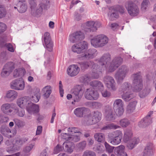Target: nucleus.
<instances>
[{
  "mask_svg": "<svg viewBox=\"0 0 156 156\" xmlns=\"http://www.w3.org/2000/svg\"><path fill=\"white\" fill-rule=\"evenodd\" d=\"M72 94L74 98V101L78 102L80 101L83 96V91L82 88L79 86L75 87L72 90Z\"/></svg>",
  "mask_w": 156,
  "mask_h": 156,
  "instance_id": "obj_12",
  "label": "nucleus"
},
{
  "mask_svg": "<svg viewBox=\"0 0 156 156\" xmlns=\"http://www.w3.org/2000/svg\"><path fill=\"white\" fill-rule=\"evenodd\" d=\"M85 97L88 100H96L99 97V94L97 91L91 88L87 89L85 92Z\"/></svg>",
  "mask_w": 156,
  "mask_h": 156,
  "instance_id": "obj_15",
  "label": "nucleus"
},
{
  "mask_svg": "<svg viewBox=\"0 0 156 156\" xmlns=\"http://www.w3.org/2000/svg\"><path fill=\"white\" fill-rule=\"evenodd\" d=\"M88 104L90 105V106L92 108H96V109H98L101 108L102 106V105L101 103L96 102H88Z\"/></svg>",
  "mask_w": 156,
  "mask_h": 156,
  "instance_id": "obj_47",
  "label": "nucleus"
},
{
  "mask_svg": "<svg viewBox=\"0 0 156 156\" xmlns=\"http://www.w3.org/2000/svg\"><path fill=\"white\" fill-rule=\"evenodd\" d=\"M137 102L134 101L130 103L128 105L126 108V111L129 113L132 112L135 109Z\"/></svg>",
  "mask_w": 156,
  "mask_h": 156,
  "instance_id": "obj_39",
  "label": "nucleus"
},
{
  "mask_svg": "<svg viewBox=\"0 0 156 156\" xmlns=\"http://www.w3.org/2000/svg\"><path fill=\"white\" fill-rule=\"evenodd\" d=\"M30 100L29 97L27 96L20 98L17 100V105L20 108H26L27 109L31 104Z\"/></svg>",
  "mask_w": 156,
  "mask_h": 156,
  "instance_id": "obj_18",
  "label": "nucleus"
},
{
  "mask_svg": "<svg viewBox=\"0 0 156 156\" xmlns=\"http://www.w3.org/2000/svg\"><path fill=\"white\" fill-rule=\"evenodd\" d=\"M113 8H114V11H116V12H119L121 14H123L125 12V9L122 6L117 5Z\"/></svg>",
  "mask_w": 156,
  "mask_h": 156,
  "instance_id": "obj_49",
  "label": "nucleus"
},
{
  "mask_svg": "<svg viewBox=\"0 0 156 156\" xmlns=\"http://www.w3.org/2000/svg\"><path fill=\"white\" fill-rule=\"evenodd\" d=\"M63 146H62L59 144H58L54 149V151L55 154H57L64 150Z\"/></svg>",
  "mask_w": 156,
  "mask_h": 156,
  "instance_id": "obj_58",
  "label": "nucleus"
},
{
  "mask_svg": "<svg viewBox=\"0 0 156 156\" xmlns=\"http://www.w3.org/2000/svg\"><path fill=\"white\" fill-rule=\"evenodd\" d=\"M131 86L130 84L127 82H125L122 85L119 89V91L124 93L126 91H129Z\"/></svg>",
  "mask_w": 156,
  "mask_h": 156,
  "instance_id": "obj_44",
  "label": "nucleus"
},
{
  "mask_svg": "<svg viewBox=\"0 0 156 156\" xmlns=\"http://www.w3.org/2000/svg\"><path fill=\"white\" fill-rule=\"evenodd\" d=\"M63 138L67 141L71 140L75 142H77L80 140V135H70L69 133H63Z\"/></svg>",
  "mask_w": 156,
  "mask_h": 156,
  "instance_id": "obj_25",
  "label": "nucleus"
},
{
  "mask_svg": "<svg viewBox=\"0 0 156 156\" xmlns=\"http://www.w3.org/2000/svg\"><path fill=\"white\" fill-rule=\"evenodd\" d=\"M104 145L106 151L108 153H112L114 148V147L111 146L106 142L104 143Z\"/></svg>",
  "mask_w": 156,
  "mask_h": 156,
  "instance_id": "obj_52",
  "label": "nucleus"
},
{
  "mask_svg": "<svg viewBox=\"0 0 156 156\" xmlns=\"http://www.w3.org/2000/svg\"><path fill=\"white\" fill-rule=\"evenodd\" d=\"M33 9H31V14L32 15L34 16H40L42 14L43 10L39 7L37 9L35 12H34Z\"/></svg>",
  "mask_w": 156,
  "mask_h": 156,
  "instance_id": "obj_54",
  "label": "nucleus"
},
{
  "mask_svg": "<svg viewBox=\"0 0 156 156\" xmlns=\"http://www.w3.org/2000/svg\"><path fill=\"white\" fill-rule=\"evenodd\" d=\"M5 46L6 47L7 49L11 52H14V49L13 46L10 43H6L4 40H0V47H3Z\"/></svg>",
  "mask_w": 156,
  "mask_h": 156,
  "instance_id": "obj_35",
  "label": "nucleus"
},
{
  "mask_svg": "<svg viewBox=\"0 0 156 156\" xmlns=\"http://www.w3.org/2000/svg\"><path fill=\"white\" fill-rule=\"evenodd\" d=\"M108 37L104 34H99L91 40V44L95 48L102 47L108 43Z\"/></svg>",
  "mask_w": 156,
  "mask_h": 156,
  "instance_id": "obj_2",
  "label": "nucleus"
},
{
  "mask_svg": "<svg viewBox=\"0 0 156 156\" xmlns=\"http://www.w3.org/2000/svg\"><path fill=\"white\" fill-rule=\"evenodd\" d=\"M84 38V34L82 32L77 31L70 35L69 40L70 42L75 43L83 40Z\"/></svg>",
  "mask_w": 156,
  "mask_h": 156,
  "instance_id": "obj_17",
  "label": "nucleus"
},
{
  "mask_svg": "<svg viewBox=\"0 0 156 156\" xmlns=\"http://www.w3.org/2000/svg\"><path fill=\"white\" fill-rule=\"evenodd\" d=\"M6 14V11L3 6L0 5V19L5 16Z\"/></svg>",
  "mask_w": 156,
  "mask_h": 156,
  "instance_id": "obj_56",
  "label": "nucleus"
},
{
  "mask_svg": "<svg viewBox=\"0 0 156 156\" xmlns=\"http://www.w3.org/2000/svg\"><path fill=\"white\" fill-rule=\"evenodd\" d=\"M41 2L38 5V7L42 10H47L49 7V0H40Z\"/></svg>",
  "mask_w": 156,
  "mask_h": 156,
  "instance_id": "obj_36",
  "label": "nucleus"
},
{
  "mask_svg": "<svg viewBox=\"0 0 156 156\" xmlns=\"http://www.w3.org/2000/svg\"><path fill=\"white\" fill-rule=\"evenodd\" d=\"M87 112L86 108L84 107L78 108L74 110V113L76 116L83 117Z\"/></svg>",
  "mask_w": 156,
  "mask_h": 156,
  "instance_id": "obj_31",
  "label": "nucleus"
},
{
  "mask_svg": "<svg viewBox=\"0 0 156 156\" xmlns=\"http://www.w3.org/2000/svg\"><path fill=\"white\" fill-rule=\"evenodd\" d=\"M129 120L127 119H121L119 122V124L123 127H126L130 124Z\"/></svg>",
  "mask_w": 156,
  "mask_h": 156,
  "instance_id": "obj_50",
  "label": "nucleus"
},
{
  "mask_svg": "<svg viewBox=\"0 0 156 156\" xmlns=\"http://www.w3.org/2000/svg\"><path fill=\"white\" fill-rule=\"evenodd\" d=\"M135 97V95L131 91H126L122 95V99L125 101H129Z\"/></svg>",
  "mask_w": 156,
  "mask_h": 156,
  "instance_id": "obj_29",
  "label": "nucleus"
},
{
  "mask_svg": "<svg viewBox=\"0 0 156 156\" xmlns=\"http://www.w3.org/2000/svg\"><path fill=\"white\" fill-rule=\"evenodd\" d=\"M154 148L152 143H148L143 152L142 156H153Z\"/></svg>",
  "mask_w": 156,
  "mask_h": 156,
  "instance_id": "obj_22",
  "label": "nucleus"
},
{
  "mask_svg": "<svg viewBox=\"0 0 156 156\" xmlns=\"http://www.w3.org/2000/svg\"><path fill=\"white\" fill-rule=\"evenodd\" d=\"M82 156H96V154L93 151L86 150L84 152Z\"/></svg>",
  "mask_w": 156,
  "mask_h": 156,
  "instance_id": "obj_60",
  "label": "nucleus"
},
{
  "mask_svg": "<svg viewBox=\"0 0 156 156\" xmlns=\"http://www.w3.org/2000/svg\"><path fill=\"white\" fill-rule=\"evenodd\" d=\"M97 54V50L94 48H90L86 51L81 55L83 59L88 60L94 58Z\"/></svg>",
  "mask_w": 156,
  "mask_h": 156,
  "instance_id": "obj_14",
  "label": "nucleus"
},
{
  "mask_svg": "<svg viewBox=\"0 0 156 156\" xmlns=\"http://www.w3.org/2000/svg\"><path fill=\"white\" fill-rule=\"evenodd\" d=\"M90 115L96 123L99 122L101 119L102 114L98 111H94L90 114Z\"/></svg>",
  "mask_w": 156,
  "mask_h": 156,
  "instance_id": "obj_32",
  "label": "nucleus"
},
{
  "mask_svg": "<svg viewBox=\"0 0 156 156\" xmlns=\"http://www.w3.org/2000/svg\"><path fill=\"white\" fill-rule=\"evenodd\" d=\"M101 25V23L99 22L88 21L86 23V27L84 28V31L87 32H95Z\"/></svg>",
  "mask_w": 156,
  "mask_h": 156,
  "instance_id": "obj_11",
  "label": "nucleus"
},
{
  "mask_svg": "<svg viewBox=\"0 0 156 156\" xmlns=\"http://www.w3.org/2000/svg\"><path fill=\"white\" fill-rule=\"evenodd\" d=\"M133 80L132 88L135 92L140 91L143 88L142 79L140 73H139L133 74L132 76Z\"/></svg>",
  "mask_w": 156,
  "mask_h": 156,
  "instance_id": "obj_3",
  "label": "nucleus"
},
{
  "mask_svg": "<svg viewBox=\"0 0 156 156\" xmlns=\"http://www.w3.org/2000/svg\"><path fill=\"white\" fill-rule=\"evenodd\" d=\"M44 40L48 50L51 51L53 48V43L51 40L50 34L48 32L45 33L44 35Z\"/></svg>",
  "mask_w": 156,
  "mask_h": 156,
  "instance_id": "obj_19",
  "label": "nucleus"
},
{
  "mask_svg": "<svg viewBox=\"0 0 156 156\" xmlns=\"http://www.w3.org/2000/svg\"><path fill=\"white\" fill-rule=\"evenodd\" d=\"M125 6L128 13L132 16H137L139 13V9L137 6L131 1L126 2Z\"/></svg>",
  "mask_w": 156,
  "mask_h": 156,
  "instance_id": "obj_6",
  "label": "nucleus"
},
{
  "mask_svg": "<svg viewBox=\"0 0 156 156\" xmlns=\"http://www.w3.org/2000/svg\"><path fill=\"white\" fill-rule=\"evenodd\" d=\"M84 121L87 125H91L96 123L94 119H92L90 114L85 118Z\"/></svg>",
  "mask_w": 156,
  "mask_h": 156,
  "instance_id": "obj_46",
  "label": "nucleus"
},
{
  "mask_svg": "<svg viewBox=\"0 0 156 156\" xmlns=\"http://www.w3.org/2000/svg\"><path fill=\"white\" fill-rule=\"evenodd\" d=\"M133 136V133L131 130L127 129L126 130L124 134L123 140L125 142L129 141L131 139Z\"/></svg>",
  "mask_w": 156,
  "mask_h": 156,
  "instance_id": "obj_38",
  "label": "nucleus"
},
{
  "mask_svg": "<svg viewBox=\"0 0 156 156\" xmlns=\"http://www.w3.org/2000/svg\"><path fill=\"white\" fill-rule=\"evenodd\" d=\"M27 110L30 114H36L39 112V106L38 105L31 102V104L30 105Z\"/></svg>",
  "mask_w": 156,
  "mask_h": 156,
  "instance_id": "obj_28",
  "label": "nucleus"
},
{
  "mask_svg": "<svg viewBox=\"0 0 156 156\" xmlns=\"http://www.w3.org/2000/svg\"><path fill=\"white\" fill-rule=\"evenodd\" d=\"M88 46L87 43L85 41H83L73 45L72 50L73 52L79 54L82 52L84 49L87 48Z\"/></svg>",
  "mask_w": 156,
  "mask_h": 156,
  "instance_id": "obj_9",
  "label": "nucleus"
},
{
  "mask_svg": "<svg viewBox=\"0 0 156 156\" xmlns=\"http://www.w3.org/2000/svg\"><path fill=\"white\" fill-rule=\"evenodd\" d=\"M152 123V119L151 117H145L142 119L138 122V125L140 128H144Z\"/></svg>",
  "mask_w": 156,
  "mask_h": 156,
  "instance_id": "obj_23",
  "label": "nucleus"
},
{
  "mask_svg": "<svg viewBox=\"0 0 156 156\" xmlns=\"http://www.w3.org/2000/svg\"><path fill=\"white\" fill-rule=\"evenodd\" d=\"M150 2L149 0H143L141 4L142 9L146 10Z\"/></svg>",
  "mask_w": 156,
  "mask_h": 156,
  "instance_id": "obj_57",
  "label": "nucleus"
},
{
  "mask_svg": "<svg viewBox=\"0 0 156 156\" xmlns=\"http://www.w3.org/2000/svg\"><path fill=\"white\" fill-rule=\"evenodd\" d=\"M125 147L123 145H120L118 146L114 150V153L116 154H117V156L119 155L124 154V153H126L124 152Z\"/></svg>",
  "mask_w": 156,
  "mask_h": 156,
  "instance_id": "obj_41",
  "label": "nucleus"
},
{
  "mask_svg": "<svg viewBox=\"0 0 156 156\" xmlns=\"http://www.w3.org/2000/svg\"><path fill=\"white\" fill-rule=\"evenodd\" d=\"M111 16L114 19V18H118L119 16L117 12L116 11H114V8L112 9V13L111 15Z\"/></svg>",
  "mask_w": 156,
  "mask_h": 156,
  "instance_id": "obj_63",
  "label": "nucleus"
},
{
  "mask_svg": "<svg viewBox=\"0 0 156 156\" xmlns=\"http://www.w3.org/2000/svg\"><path fill=\"white\" fill-rule=\"evenodd\" d=\"M103 80L108 88H111L114 91L116 90V83L112 77L106 75L104 77Z\"/></svg>",
  "mask_w": 156,
  "mask_h": 156,
  "instance_id": "obj_13",
  "label": "nucleus"
},
{
  "mask_svg": "<svg viewBox=\"0 0 156 156\" xmlns=\"http://www.w3.org/2000/svg\"><path fill=\"white\" fill-rule=\"evenodd\" d=\"M122 136V132L119 130L109 133L108 135V141L113 145H118L121 143Z\"/></svg>",
  "mask_w": 156,
  "mask_h": 156,
  "instance_id": "obj_4",
  "label": "nucleus"
},
{
  "mask_svg": "<svg viewBox=\"0 0 156 156\" xmlns=\"http://www.w3.org/2000/svg\"><path fill=\"white\" fill-rule=\"evenodd\" d=\"M120 128V126H119L115 125L113 123H111L108 124L106 126L103 127L101 129V130H105L111 129H116Z\"/></svg>",
  "mask_w": 156,
  "mask_h": 156,
  "instance_id": "obj_45",
  "label": "nucleus"
},
{
  "mask_svg": "<svg viewBox=\"0 0 156 156\" xmlns=\"http://www.w3.org/2000/svg\"><path fill=\"white\" fill-rule=\"evenodd\" d=\"M15 104L13 103H6L3 104L1 107V109L5 114L10 115L12 112V109H14Z\"/></svg>",
  "mask_w": 156,
  "mask_h": 156,
  "instance_id": "obj_20",
  "label": "nucleus"
},
{
  "mask_svg": "<svg viewBox=\"0 0 156 156\" xmlns=\"http://www.w3.org/2000/svg\"><path fill=\"white\" fill-rule=\"evenodd\" d=\"M23 144V140L21 139H17L15 141L14 145L18 147H20Z\"/></svg>",
  "mask_w": 156,
  "mask_h": 156,
  "instance_id": "obj_64",
  "label": "nucleus"
},
{
  "mask_svg": "<svg viewBox=\"0 0 156 156\" xmlns=\"http://www.w3.org/2000/svg\"><path fill=\"white\" fill-rule=\"evenodd\" d=\"M33 144H30L29 146L25 147L23 149L24 152L26 153L29 152L33 148Z\"/></svg>",
  "mask_w": 156,
  "mask_h": 156,
  "instance_id": "obj_62",
  "label": "nucleus"
},
{
  "mask_svg": "<svg viewBox=\"0 0 156 156\" xmlns=\"http://www.w3.org/2000/svg\"><path fill=\"white\" fill-rule=\"evenodd\" d=\"M14 68L12 62H9L5 64L1 73L2 77H5L8 76Z\"/></svg>",
  "mask_w": 156,
  "mask_h": 156,
  "instance_id": "obj_16",
  "label": "nucleus"
},
{
  "mask_svg": "<svg viewBox=\"0 0 156 156\" xmlns=\"http://www.w3.org/2000/svg\"><path fill=\"white\" fill-rule=\"evenodd\" d=\"M80 71V68L76 65L69 66L67 69V73L71 76H74L77 75Z\"/></svg>",
  "mask_w": 156,
  "mask_h": 156,
  "instance_id": "obj_21",
  "label": "nucleus"
},
{
  "mask_svg": "<svg viewBox=\"0 0 156 156\" xmlns=\"http://www.w3.org/2000/svg\"><path fill=\"white\" fill-rule=\"evenodd\" d=\"M18 7L20 6L18 11L20 13L25 12L27 9V5L26 4H22L18 5Z\"/></svg>",
  "mask_w": 156,
  "mask_h": 156,
  "instance_id": "obj_53",
  "label": "nucleus"
},
{
  "mask_svg": "<svg viewBox=\"0 0 156 156\" xmlns=\"http://www.w3.org/2000/svg\"><path fill=\"white\" fill-rule=\"evenodd\" d=\"M95 140L99 142H103L105 141V137L104 134L102 133H96L94 135Z\"/></svg>",
  "mask_w": 156,
  "mask_h": 156,
  "instance_id": "obj_43",
  "label": "nucleus"
},
{
  "mask_svg": "<svg viewBox=\"0 0 156 156\" xmlns=\"http://www.w3.org/2000/svg\"><path fill=\"white\" fill-rule=\"evenodd\" d=\"M149 92V90L147 89H145L140 92L139 95L140 98H144L148 94Z\"/></svg>",
  "mask_w": 156,
  "mask_h": 156,
  "instance_id": "obj_55",
  "label": "nucleus"
},
{
  "mask_svg": "<svg viewBox=\"0 0 156 156\" xmlns=\"http://www.w3.org/2000/svg\"><path fill=\"white\" fill-rule=\"evenodd\" d=\"M93 63V61L90 60L79 62L78 64L82 70H85L91 66Z\"/></svg>",
  "mask_w": 156,
  "mask_h": 156,
  "instance_id": "obj_30",
  "label": "nucleus"
},
{
  "mask_svg": "<svg viewBox=\"0 0 156 156\" xmlns=\"http://www.w3.org/2000/svg\"><path fill=\"white\" fill-rule=\"evenodd\" d=\"M106 120L108 121H112L115 119V115L112 109L110 107H108L106 109L105 112Z\"/></svg>",
  "mask_w": 156,
  "mask_h": 156,
  "instance_id": "obj_24",
  "label": "nucleus"
},
{
  "mask_svg": "<svg viewBox=\"0 0 156 156\" xmlns=\"http://www.w3.org/2000/svg\"><path fill=\"white\" fill-rule=\"evenodd\" d=\"M129 71L128 68L125 65H122L120 67L115 75V77L117 82H122L128 73Z\"/></svg>",
  "mask_w": 156,
  "mask_h": 156,
  "instance_id": "obj_5",
  "label": "nucleus"
},
{
  "mask_svg": "<svg viewBox=\"0 0 156 156\" xmlns=\"http://www.w3.org/2000/svg\"><path fill=\"white\" fill-rule=\"evenodd\" d=\"M113 108L117 115L121 116L124 112L123 102L121 99L115 100L113 103Z\"/></svg>",
  "mask_w": 156,
  "mask_h": 156,
  "instance_id": "obj_7",
  "label": "nucleus"
},
{
  "mask_svg": "<svg viewBox=\"0 0 156 156\" xmlns=\"http://www.w3.org/2000/svg\"><path fill=\"white\" fill-rule=\"evenodd\" d=\"M24 71L25 72V70H23L22 69H20L19 70L17 69H16L13 72V76L15 77H17L18 76L21 77L23 75Z\"/></svg>",
  "mask_w": 156,
  "mask_h": 156,
  "instance_id": "obj_51",
  "label": "nucleus"
},
{
  "mask_svg": "<svg viewBox=\"0 0 156 156\" xmlns=\"http://www.w3.org/2000/svg\"><path fill=\"white\" fill-rule=\"evenodd\" d=\"M63 147H65L64 151L69 153L73 152V149L75 147L74 143L70 141L65 142L63 144Z\"/></svg>",
  "mask_w": 156,
  "mask_h": 156,
  "instance_id": "obj_27",
  "label": "nucleus"
},
{
  "mask_svg": "<svg viewBox=\"0 0 156 156\" xmlns=\"http://www.w3.org/2000/svg\"><path fill=\"white\" fill-rule=\"evenodd\" d=\"M1 133L4 136L8 138H10L12 137V135L10 134L11 132L9 128L6 126L5 125H2L1 126L0 128Z\"/></svg>",
  "mask_w": 156,
  "mask_h": 156,
  "instance_id": "obj_26",
  "label": "nucleus"
},
{
  "mask_svg": "<svg viewBox=\"0 0 156 156\" xmlns=\"http://www.w3.org/2000/svg\"><path fill=\"white\" fill-rule=\"evenodd\" d=\"M123 59L120 57H115L112 60L107 69L108 72H114L122 63Z\"/></svg>",
  "mask_w": 156,
  "mask_h": 156,
  "instance_id": "obj_8",
  "label": "nucleus"
},
{
  "mask_svg": "<svg viewBox=\"0 0 156 156\" xmlns=\"http://www.w3.org/2000/svg\"><path fill=\"white\" fill-rule=\"evenodd\" d=\"M90 85L94 89L96 90H102L104 87L102 83L101 82L97 80L91 82Z\"/></svg>",
  "mask_w": 156,
  "mask_h": 156,
  "instance_id": "obj_33",
  "label": "nucleus"
},
{
  "mask_svg": "<svg viewBox=\"0 0 156 156\" xmlns=\"http://www.w3.org/2000/svg\"><path fill=\"white\" fill-rule=\"evenodd\" d=\"M86 145V143L85 141H83L80 142L76 145V147L79 151H82L85 148Z\"/></svg>",
  "mask_w": 156,
  "mask_h": 156,
  "instance_id": "obj_48",
  "label": "nucleus"
},
{
  "mask_svg": "<svg viewBox=\"0 0 156 156\" xmlns=\"http://www.w3.org/2000/svg\"><path fill=\"white\" fill-rule=\"evenodd\" d=\"M14 113L17 116L20 117H23L25 114V111L24 109L22 108H18L14 107Z\"/></svg>",
  "mask_w": 156,
  "mask_h": 156,
  "instance_id": "obj_40",
  "label": "nucleus"
},
{
  "mask_svg": "<svg viewBox=\"0 0 156 156\" xmlns=\"http://www.w3.org/2000/svg\"><path fill=\"white\" fill-rule=\"evenodd\" d=\"M40 98V94H36L34 96L31 97V100L34 102L36 103L38 102Z\"/></svg>",
  "mask_w": 156,
  "mask_h": 156,
  "instance_id": "obj_61",
  "label": "nucleus"
},
{
  "mask_svg": "<svg viewBox=\"0 0 156 156\" xmlns=\"http://www.w3.org/2000/svg\"><path fill=\"white\" fill-rule=\"evenodd\" d=\"M42 92L44 93V97L46 98H48L52 92L51 86L48 85L44 87L42 90Z\"/></svg>",
  "mask_w": 156,
  "mask_h": 156,
  "instance_id": "obj_37",
  "label": "nucleus"
},
{
  "mask_svg": "<svg viewBox=\"0 0 156 156\" xmlns=\"http://www.w3.org/2000/svg\"><path fill=\"white\" fill-rule=\"evenodd\" d=\"M111 60V56L108 53L104 54L99 60V66L94 62L92 64L91 77L94 79H98L99 77V73L102 72L105 69L107 70L109 61Z\"/></svg>",
  "mask_w": 156,
  "mask_h": 156,
  "instance_id": "obj_1",
  "label": "nucleus"
},
{
  "mask_svg": "<svg viewBox=\"0 0 156 156\" xmlns=\"http://www.w3.org/2000/svg\"><path fill=\"white\" fill-rule=\"evenodd\" d=\"M139 141V139L138 138L134 137L131 139L127 145L128 148L130 150L133 149L136 145L138 144Z\"/></svg>",
  "mask_w": 156,
  "mask_h": 156,
  "instance_id": "obj_34",
  "label": "nucleus"
},
{
  "mask_svg": "<svg viewBox=\"0 0 156 156\" xmlns=\"http://www.w3.org/2000/svg\"><path fill=\"white\" fill-rule=\"evenodd\" d=\"M17 93L16 91L14 90H10L8 91L6 96L8 98L13 100L17 98Z\"/></svg>",
  "mask_w": 156,
  "mask_h": 156,
  "instance_id": "obj_42",
  "label": "nucleus"
},
{
  "mask_svg": "<svg viewBox=\"0 0 156 156\" xmlns=\"http://www.w3.org/2000/svg\"><path fill=\"white\" fill-rule=\"evenodd\" d=\"M10 84L12 89L17 90H23L25 85L24 81L21 77L12 81Z\"/></svg>",
  "mask_w": 156,
  "mask_h": 156,
  "instance_id": "obj_10",
  "label": "nucleus"
},
{
  "mask_svg": "<svg viewBox=\"0 0 156 156\" xmlns=\"http://www.w3.org/2000/svg\"><path fill=\"white\" fill-rule=\"evenodd\" d=\"M90 78L87 75H84L80 78V81L84 83H88L90 81Z\"/></svg>",
  "mask_w": 156,
  "mask_h": 156,
  "instance_id": "obj_59",
  "label": "nucleus"
}]
</instances>
